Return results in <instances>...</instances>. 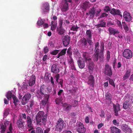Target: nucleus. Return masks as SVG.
Instances as JSON below:
<instances>
[{
  "mask_svg": "<svg viewBox=\"0 0 133 133\" xmlns=\"http://www.w3.org/2000/svg\"><path fill=\"white\" fill-rule=\"evenodd\" d=\"M75 50L74 51V54L75 56H77L78 57H79L80 56V54L78 50L76 49L75 50Z\"/></svg>",
  "mask_w": 133,
  "mask_h": 133,
  "instance_id": "40",
  "label": "nucleus"
},
{
  "mask_svg": "<svg viewBox=\"0 0 133 133\" xmlns=\"http://www.w3.org/2000/svg\"><path fill=\"white\" fill-rule=\"evenodd\" d=\"M89 53L87 52H83L82 54V56L85 62H87L91 59V58L90 57Z\"/></svg>",
  "mask_w": 133,
  "mask_h": 133,
  "instance_id": "22",
  "label": "nucleus"
},
{
  "mask_svg": "<svg viewBox=\"0 0 133 133\" xmlns=\"http://www.w3.org/2000/svg\"><path fill=\"white\" fill-rule=\"evenodd\" d=\"M104 49V43L102 41L100 43V52L99 53V57L100 59H102L103 58L104 54L103 51Z\"/></svg>",
  "mask_w": 133,
  "mask_h": 133,
  "instance_id": "18",
  "label": "nucleus"
},
{
  "mask_svg": "<svg viewBox=\"0 0 133 133\" xmlns=\"http://www.w3.org/2000/svg\"><path fill=\"white\" fill-rule=\"evenodd\" d=\"M26 122L27 127L29 128L28 129L29 131H30L34 129L33 126L31 119V117L29 116H27Z\"/></svg>",
  "mask_w": 133,
  "mask_h": 133,
  "instance_id": "8",
  "label": "nucleus"
},
{
  "mask_svg": "<svg viewBox=\"0 0 133 133\" xmlns=\"http://www.w3.org/2000/svg\"><path fill=\"white\" fill-rule=\"evenodd\" d=\"M109 82L110 84L112 85L113 87H115V85L114 83L113 80L111 79H110L109 80Z\"/></svg>",
  "mask_w": 133,
  "mask_h": 133,
  "instance_id": "56",
  "label": "nucleus"
},
{
  "mask_svg": "<svg viewBox=\"0 0 133 133\" xmlns=\"http://www.w3.org/2000/svg\"><path fill=\"white\" fill-rule=\"evenodd\" d=\"M88 40L85 38L83 37L78 41L77 44L79 47L85 49L87 47L88 45Z\"/></svg>",
  "mask_w": 133,
  "mask_h": 133,
  "instance_id": "2",
  "label": "nucleus"
},
{
  "mask_svg": "<svg viewBox=\"0 0 133 133\" xmlns=\"http://www.w3.org/2000/svg\"><path fill=\"white\" fill-rule=\"evenodd\" d=\"M52 88L51 87H46V92L47 93H50L52 94Z\"/></svg>",
  "mask_w": 133,
  "mask_h": 133,
  "instance_id": "50",
  "label": "nucleus"
},
{
  "mask_svg": "<svg viewBox=\"0 0 133 133\" xmlns=\"http://www.w3.org/2000/svg\"><path fill=\"white\" fill-rule=\"evenodd\" d=\"M123 56L127 59H130L132 56V51L129 49H125L122 53Z\"/></svg>",
  "mask_w": 133,
  "mask_h": 133,
  "instance_id": "7",
  "label": "nucleus"
},
{
  "mask_svg": "<svg viewBox=\"0 0 133 133\" xmlns=\"http://www.w3.org/2000/svg\"><path fill=\"white\" fill-rule=\"evenodd\" d=\"M108 30L111 34L115 35L116 34H118L120 33V32L117 30H116L112 27H109Z\"/></svg>",
  "mask_w": 133,
  "mask_h": 133,
  "instance_id": "25",
  "label": "nucleus"
},
{
  "mask_svg": "<svg viewBox=\"0 0 133 133\" xmlns=\"http://www.w3.org/2000/svg\"><path fill=\"white\" fill-rule=\"evenodd\" d=\"M108 14H107L105 13L104 12H103L102 13L101 15L99 16V18H103L105 17H107L108 16Z\"/></svg>",
  "mask_w": 133,
  "mask_h": 133,
  "instance_id": "60",
  "label": "nucleus"
},
{
  "mask_svg": "<svg viewBox=\"0 0 133 133\" xmlns=\"http://www.w3.org/2000/svg\"><path fill=\"white\" fill-rule=\"evenodd\" d=\"M36 133H43L42 128L40 127H38L36 128Z\"/></svg>",
  "mask_w": 133,
  "mask_h": 133,
  "instance_id": "47",
  "label": "nucleus"
},
{
  "mask_svg": "<svg viewBox=\"0 0 133 133\" xmlns=\"http://www.w3.org/2000/svg\"><path fill=\"white\" fill-rule=\"evenodd\" d=\"M78 101L76 100L74 101V102H72V105L73 107H75L77 106L78 105Z\"/></svg>",
  "mask_w": 133,
  "mask_h": 133,
  "instance_id": "52",
  "label": "nucleus"
},
{
  "mask_svg": "<svg viewBox=\"0 0 133 133\" xmlns=\"http://www.w3.org/2000/svg\"><path fill=\"white\" fill-rule=\"evenodd\" d=\"M71 105L70 104L69 105H68V106L67 107V108L65 110L66 111H68L70 110L71 109Z\"/></svg>",
  "mask_w": 133,
  "mask_h": 133,
  "instance_id": "62",
  "label": "nucleus"
},
{
  "mask_svg": "<svg viewBox=\"0 0 133 133\" xmlns=\"http://www.w3.org/2000/svg\"><path fill=\"white\" fill-rule=\"evenodd\" d=\"M98 57H99L98 54L94 53L92 56V58L95 61H97L98 59Z\"/></svg>",
  "mask_w": 133,
  "mask_h": 133,
  "instance_id": "35",
  "label": "nucleus"
},
{
  "mask_svg": "<svg viewBox=\"0 0 133 133\" xmlns=\"http://www.w3.org/2000/svg\"><path fill=\"white\" fill-rule=\"evenodd\" d=\"M77 63L78 67L80 69L83 68L85 66L84 60L82 58H79L77 60Z\"/></svg>",
  "mask_w": 133,
  "mask_h": 133,
  "instance_id": "19",
  "label": "nucleus"
},
{
  "mask_svg": "<svg viewBox=\"0 0 133 133\" xmlns=\"http://www.w3.org/2000/svg\"><path fill=\"white\" fill-rule=\"evenodd\" d=\"M64 125V121L62 118H60L57 121L55 126V130L61 131L63 128Z\"/></svg>",
  "mask_w": 133,
  "mask_h": 133,
  "instance_id": "4",
  "label": "nucleus"
},
{
  "mask_svg": "<svg viewBox=\"0 0 133 133\" xmlns=\"http://www.w3.org/2000/svg\"><path fill=\"white\" fill-rule=\"evenodd\" d=\"M123 16L125 21L126 22H130L131 20L130 14L126 11H125L123 13Z\"/></svg>",
  "mask_w": 133,
  "mask_h": 133,
  "instance_id": "17",
  "label": "nucleus"
},
{
  "mask_svg": "<svg viewBox=\"0 0 133 133\" xmlns=\"http://www.w3.org/2000/svg\"><path fill=\"white\" fill-rule=\"evenodd\" d=\"M42 12L44 14L48 12L49 11V5L48 3H45L42 8Z\"/></svg>",
  "mask_w": 133,
  "mask_h": 133,
  "instance_id": "24",
  "label": "nucleus"
},
{
  "mask_svg": "<svg viewBox=\"0 0 133 133\" xmlns=\"http://www.w3.org/2000/svg\"><path fill=\"white\" fill-rule=\"evenodd\" d=\"M12 98L13 100V103L15 106H17L18 104L19 101L17 98L14 95H13Z\"/></svg>",
  "mask_w": 133,
  "mask_h": 133,
  "instance_id": "33",
  "label": "nucleus"
},
{
  "mask_svg": "<svg viewBox=\"0 0 133 133\" xmlns=\"http://www.w3.org/2000/svg\"><path fill=\"white\" fill-rule=\"evenodd\" d=\"M131 71L130 70H128L125 75L123 77V79L124 80H125L127 79L130 76Z\"/></svg>",
  "mask_w": 133,
  "mask_h": 133,
  "instance_id": "31",
  "label": "nucleus"
},
{
  "mask_svg": "<svg viewBox=\"0 0 133 133\" xmlns=\"http://www.w3.org/2000/svg\"><path fill=\"white\" fill-rule=\"evenodd\" d=\"M59 74H56L54 77V78L57 83L59 82L58 80L59 79Z\"/></svg>",
  "mask_w": 133,
  "mask_h": 133,
  "instance_id": "54",
  "label": "nucleus"
},
{
  "mask_svg": "<svg viewBox=\"0 0 133 133\" xmlns=\"http://www.w3.org/2000/svg\"><path fill=\"white\" fill-rule=\"evenodd\" d=\"M48 45H50L51 47L53 48L54 47V42L53 41H50Z\"/></svg>",
  "mask_w": 133,
  "mask_h": 133,
  "instance_id": "59",
  "label": "nucleus"
},
{
  "mask_svg": "<svg viewBox=\"0 0 133 133\" xmlns=\"http://www.w3.org/2000/svg\"><path fill=\"white\" fill-rule=\"evenodd\" d=\"M85 62L89 70V71H92L94 68V64L92 61V59Z\"/></svg>",
  "mask_w": 133,
  "mask_h": 133,
  "instance_id": "14",
  "label": "nucleus"
},
{
  "mask_svg": "<svg viewBox=\"0 0 133 133\" xmlns=\"http://www.w3.org/2000/svg\"><path fill=\"white\" fill-rule=\"evenodd\" d=\"M13 95L11 91H9L7 93L6 97L8 99H10L11 97L12 98Z\"/></svg>",
  "mask_w": 133,
  "mask_h": 133,
  "instance_id": "37",
  "label": "nucleus"
},
{
  "mask_svg": "<svg viewBox=\"0 0 133 133\" xmlns=\"http://www.w3.org/2000/svg\"><path fill=\"white\" fill-rule=\"evenodd\" d=\"M6 128L5 127L3 123L1 124V133H4L6 129Z\"/></svg>",
  "mask_w": 133,
  "mask_h": 133,
  "instance_id": "41",
  "label": "nucleus"
},
{
  "mask_svg": "<svg viewBox=\"0 0 133 133\" xmlns=\"http://www.w3.org/2000/svg\"><path fill=\"white\" fill-rule=\"evenodd\" d=\"M29 105L30 107L32 109V107H33L34 105V101L33 100H31L29 103Z\"/></svg>",
  "mask_w": 133,
  "mask_h": 133,
  "instance_id": "58",
  "label": "nucleus"
},
{
  "mask_svg": "<svg viewBox=\"0 0 133 133\" xmlns=\"http://www.w3.org/2000/svg\"><path fill=\"white\" fill-rule=\"evenodd\" d=\"M99 115L101 118H105V113L104 111L103 110H101L100 113L99 114Z\"/></svg>",
  "mask_w": 133,
  "mask_h": 133,
  "instance_id": "51",
  "label": "nucleus"
},
{
  "mask_svg": "<svg viewBox=\"0 0 133 133\" xmlns=\"http://www.w3.org/2000/svg\"><path fill=\"white\" fill-rule=\"evenodd\" d=\"M46 87L44 85L42 86L39 90H38L37 91V94L38 97L42 99L43 95L44 96V95L46 94H44L46 92Z\"/></svg>",
  "mask_w": 133,
  "mask_h": 133,
  "instance_id": "3",
  "label": "nucleus"
},
{
  "mask_svg": "<svg viewBox=\"0 0 133 133\" xmlns=\"http://www.w3.org/2000/svg\"><path fill=\"white\" fill-rule=\"evenodd\" d=\"M25 122L24 120H22V119L21 118H19L17 120L16 123L18 127L20 129L23 127L24 126V123H25Z\"/></svg>",
  "mask_w": 133,
  "mask_h": 133,
  "instance_id": "23",
  "label": "nucleus"
},
{
  "mask_svg": "<svg viewBox=\"0 0 133 133\" xmlns=\"http://www.w3.org/2000/svg\"><path fill=\"white\" fill-rule=\"evenodd\" d=\"M121 128L123 132L126 133H131L132 130L129 126L125 124H123L121 126Z\"/></svg>",
  "mask_w": 133,
  "mask_h": 133,
  "instance_id": "16",
  "label": "nucleus"
},
{
  "mask_svg": "<svg viewBox=\"0 0 133 133\" xmlns=\"http://www.w3.org/2000/svg\"><path fill=\"white\" fill-rule=\"evenodd\" d=\"M44 99L41 101V104L43 106H45L49 98V95L47 94L44 95Z\"/></svg>",
  "mask_w": 133,
  "mask_h": 133,
  "instance_id": "26",
  "label": "nucleus"
},
{
  "mask_svg": "<svg viewBox=\"0 0 133 133\" xmlns=\"http://www.w3.org/2000/svg\"><path fill=\"white\" fill-rule=\"evenodd\" d=\"M22 117H20L19 118H21L22 119V120H25L26 118H27V116H26V114L25 113H23L22 114Z\"/></svg>",
  "mask_w": 133,
  "mask_h": 133,
  "instance_id": "53",
  "label": "nucleus"
},
{
  "mask_svg": "<svg viewBox=\"0 0 133 133\" xmlns=\"http://www.w3.org/2000/svg\"><path fill=\"white\" fill-rule=\"evenodd\" d=\"M104 72L106 75L109 77H111L112 75V73L111 68L109 66V65L107 64H105Z\"/></svg>",
  "mask_w": 133,
  "mask_h": 133,
  "instance_id": "12",
  "label": "nucleus"
},
{
  "mask_svg": "<svg viewBox=\"0 0 133 133\" xmlns=\"http://www.w3.org/2000/svg\"><path fill=\"white\" fill-rule=\"evenodd\" d=\"M12 129L13 128L12 127V123H10V124L9 126V130L10 132H12Z\"/></svg>",
  "mask_w": 133,
  "mask_h": 133,
  "instance_id": "64",
  "label": "nucleus"
},
{
  "mask_svg": "<svg viewBox=\"0 0 133 133\" xmlns=\"http://www.w3.org/2000/svg\"><path fill=\"white\" fill-rule=\"evenodd\" d=\"M37 24L39 26H41L44 23V22L41 19L38 20L37 21Z\"/></svg>",
  "mask_w": 133,
  "mask_h": 133,
  "instance_id": "57",
  "label": "nucleus"
},
{
  "mask_svg": "<svg viewBox=\"0 0 133 133\" xmlns=\"http://www.w3.org/2000/svg\"><path fill=\"white\" fill-rule=\"evenodd\" d=\"M110 130L112 133H120L121 132L119 129L115 126L111 127Z\"/></svg>",
  "mask_w": 133,
  "mask_h": 133,
  "instance_id": "28",
  "label": "nucleus"
},
{
  "mask_svg": "<svg viewBox=\"0 0 133 133\" xmlns=\"http://www.w3.org/2000/svg\"><path fill=\"white\" fill-rule=\"evenodd\" d=\"M105 97L106 99L108 100L109 101H111V95L109 92H107L105 95Z\"/></svg>",
  "mask_w": 133,
  "mask_h": 133,
  "instance_id": "38",
  "label": "nucleus"
},
{
  "mask_svg": "<svg viewBox=\"0 0 133 133\" xmlns=\"http://www.w3.org/2000/svg\"><path fill=\"white\" fill-rule=\"evenodd\" d=\"M122 24L125 32H129V28L126 24L125 22H122Z\"/></svg>",
  "mask_w": 133,
  "mask_h": 133,
  "instance_id": "34",
  "label": "nucleus"
},
{
  "mask_svg": "<svg viewBox=\"0 0 133 133\" xmlns=\"http://www.w3.org/2000/svg\"><path fill=\"white\" fill-rule=\"evenodd\" d=\"M79 28V27L77 26V25L76 26L74 25L71 26L70 30L73 31L77 32Z\"/></svg>",
  "mask_w": 133,
  "mask_h": 133,
  "instance_id": "39",
  "label": "nucleus"
},
{
  "mask_svg": "<svg viewBox=\"0 0 133 133\" xmlns=\"http://www.w3.org/2000/svg\"><path fill=\"white\" fill-rule=\"evenodd\" d=\"M76 131L79 133H84L86 131V129L84 127L83 123L81 122H78L76 123Z\"/></svg>",
  "mask_w": 133,
  "mask_h": 133,
  "instance_id": "5",
  "label": "nucleus"
},
{
  "mask_svg": "<svg viewBox=\"0 0 133 133\" xmlns=\"http://www.w3.org/2000/svg\"><path fill=\"white\" fill-rule=\"evenodd\" d=\"M51 72L55 74H58L59 72V68L56 64H53L51 67Z\"/></svg>",
  "mask_w": 133,
  "mask_h": 133,
  "instance_id": "13",
  "label": "nucleus"
},
{
  "mask_svg": "<svg viewBox=\"0 0 133 133\" xmlns=\"http://www.w3.org/2000/svg\"><path fill=\"white\" fill-rule=\"evenodd\" d=\"M89 1H85L83 4V6L84 8H85L89 6Z\"/></svg>",
  "mask_w": 133,
  "mask_h": 133,
  "instance_id": "42",
  "label": "nucleus"
},
{
  "mask_svg": "<svg viewBox=\"0 0 133 133\" xmlns=\"http://www.w3.org/2000/svg\"><path fill=\"white\" fill-rule=\"evenodd\" d=\"M70 40V37L68 35H66L64 36L62 40V42L63 46L67 47L69 44Z\"/></svg>",
  "mask_w": 133,
  "mask_h": 133,
  "instance_id": "9",
  "label": "nucleus"
},
{
  "mask_svg": "<svg viewBox=\"0 0 133 133\" xmlns=\"http://www.w3.org/2000/svg\"><path fill=\"white\" fill-rule=\"evenodd\" d=\"M110 10L111 9L108 6H105L104 9V11L106 12L110 11Z\"/></svg>",
  "mask_w": 133,
  "mask_h": 133,
  "instance_id": "49",
  "label": "nucleus"
},
{
  "mask_svg": "<svg viewBox=\"0 0 133 133\" xmlns=\"http://www.w3.org/2000/svg\"><path fill=\"white\" fill-rule=\"evenodd\" d=\"M44 112L42 111H39L37 113L36 116V123L37 124L42 125L41 122L43 126L46 124L47 115H44Z\"/></svg>",
  "mask_w": 133,
  "mask_h": 133,
  "instance_id": "1",
  "label": "nucleus"
},
{
  "mask_svg": "<svg viewBox=\"0 0 133 133\" xmlns=\"http://www.w3.org/2000/svg\"><path fill=\"white\" fill-rule=\"evenodd\" d=\"M106 25V22L104 21V20H102L99 21V23L95 25L96 26V28H99L100 27H104Z\"/></svg>",
  "mask_w": 133,
  "mask_h": 133,
  "instance_id": "27",
  "label": "nucleus"
},
{
  "mask_svg": "<svg viewBox=\"0 0 133 133\" xmlns=\"http://www.w3.org/2000/svg\"><path fill=\"white\" fill-rule=\"evenodd\" d=\"M94 81V78L93 75H90L88 77V84L90 85L93 84Z\"/></svg>",
  "mask_w": 133,
  "mask_h": 133,
  "instance_id": "29",
  "label": "nucleus"
},
{
  "mask_svg": "<svg viewBox=\"0 0 133 133\" xmlns=\"http://www.w3.org/2000/svg\"><path fill=\"white\" fill-rule=\"evenodd\" d=\"M72 1V0H65L64 3L61 9L63 12H65L69 9V3H70Z\"/></svg>",
  "mask_w": 133,
  "mask_h": 133,
  "instance_id": "10",
  "label": "nucleus"
},
{
  "mask_svg": "<svg viewBox=\"0 0 133 133\" xmlns=\"http://www.w3.org/2000/svg\"><path fill=\"white\" fill-rule=\"evenodd\" d=\"M66 52L67 56H69V58L72 57V53L70 47L68 49Z\"/></svg>",
  "mask_w": 133,
  "mask_h": 133,
  "instance_id": "36",
  "label": "nucleus"
},
{
  "mask_svg": "<svg viewBox=\"0 0 133 133\" xmlns=\"http://www.w3.org/2000/svg\"><path fill=\"white\" fill-rule=\"evenodd\" d=\"M113 107L115 113V115L116 116L118 115V111L121 110L119 104L118 103H116V104H113Z\"/></svg>",
  "mask_w": 133,
  "mask_h": 133,
  "instance_id": "20",
  "label": "nucleus"
},
{
  "mask_svg": "<svg viewBox=\"0 0 133 133\" xmlns=\"http://www.w3.org/2000/svg\"><path fill=\"white\" fill-rule=\"evenodd\" d=\"M129 105H130L128 102H125L124 103L123 107L124 109H126L129 107Z\"/></svg>",
  "mask_w": 133,
  "mask_h": 133,
  "instance_id": "44",
  "label": "nucleus"
},
{
  "mask_svg": "<svg viewBox=\"0 0 133 133\" xmlns=\"http://www.w3.org/2000/svg\"><path fill=\"white\" fill-rule=\"evenodd\" d=\"M92 30L90 29L87 30L86 31L85 34L86 38L87 40H88V43L90 45H92L93 42L92 41Z\"/></svg>",
  "mask_w": 133,
  "mask_h": 133,
  "instance_id": "6",
  "label": "nucleus"
},
{
  "mask_svg": "<svg viewBox=\"0 0 133 133\" xmlns=\"http://www.w3.org/2000/svg\"><path fill=\"white\" fill-rule=\"evenodd\" d=\"M115 9L114 8L112 9L110 11V13L114 16H115Z\"/></svg>",
  "mask_w": 133,
  "mask_h": 133,
  "instance_id": "61",
  "label": "nucleus"
},
{
  "mask_svg": "<svg viewBox=\"0 0 133 133\" xmlns=\"http://www.w3.org/2000/svg\"><path fill=\"white\" fill-rule=\"evenodd\" d=\"M57 22L56 21H52L51 25V30L52 31L55 30L57 27Z\"/></svg>",
  "mask_w": 133,
  "mask_h": 133,
  "instance_id": "30",
  "label": "nucleus"
},
{
  "mask_svg": "<svg viewBox=\"0 0 133 133\" xmlns=\"http://www.w3.org/2000/svg\"><path fill=\"white\" fill-rule=\"evenodd\" d=\"M96 9L94 8H91L90 10L88 12L86 13V15L90 19L94 17L95 14Z\"/></svg>",
  "mask_w": 133,
  "mask_h": 133,
  "instance_id": "15",
  "label": "nucleus"
},
{
  "mask_svg": "<svg viewBox=\"0 0 133 133\" xmlns=\"http://www.w3.org/2000/svg\"><path fill=\"white\" fill-rule=\"evenodd\" d=\"M67 50V49L66 48L62 50L61 52H59V53L62 56H64L66 54Z\"/></svg>",
  "mask_w": 133,
  "mask_h": 133,
  "instance_id": "43",
  "label": "nucleus"
},
{
  "mask_svg": "<svg viewBox=\"0 0 133 133\" xmlns=\"http://www.w3.org/2000/svg\"><path fill=\"white\" fill-rule=\"evenodd\" d=\"M60 50H54L50 52V54L52 55H56L59 51Z\"/></svg>",
  "mask_w": 133,
  "mask_h": 133,
  "instance_id": "46",
  "label": "nucleus"
},
{
  "mask_svg": "<svg viewBox=\"0 0 133 133\" xmlns=\"http://www.w3.org/2000/svg\"><path fill=\"white\" fill-rule=\"evenodd\" d=\"M45 54H46L49 51V49L47 46L45 47L43 50Z\"/></svg>",
  "mask_w": 133,
  "mask_h": 133,
  "instance_id": "63",
  "label": "nucleus"
},
{
  "mask_svg": "<svg viewBox=\"0 0 133 133\" xmlns=\"http://www.w3.org/2000/svg\"><path fill=\"white\" fill-rule=\"evenodd\" d=\"M68 63L70 65H71L74 64V62L72 57L69 58H68Z\"/></svg>",
  "mask_w": 133,
  "mask_h": 133,
  "instance_id": "48",
  "label": "nucleus"
},
{
  "mask_svg": "<svg viewBox=\"0 0 133 133\" xmlns=\"http://www.w3.org/2000/svg\"><path fill=\"white\" fill-rule=\"evenodd\" d=\"M118 15L119 16L121 17H122V15L121 14V12L119 10L115 9V15Z\"/></svg>",
  "mask_w": 133,
  "mask_h": 133,
  "instance_id": "45",
  "label": "nucleus"
},
{
  "mask_svg": "<svg viewBox=\"0 0 133 133\" xmlns=\"http://www.w3.org/2000/svg\"><path fill=\"white\" fill-rule=\"evenodd\" d=\"M9 114V109L7 108L4 111V115L5 116H7Z\"/></svg>",
  "mask_w": 133,
  "mask_h": 133,
  "instance_id": "55",
  "label": "nucleus"
},
{
  "mask_svg": "<svg viewBox=\"0 0 133 133\" xmlns=\"http://www.w3.org/2000/svg\"><path fill=\"white\" fill-rule=\"evenodd\" d=\"M57 30V31H58V34L60 35L63 34L65 31L64 29L62 28V27H58Z\"/></svg>",
  "mask_w": 133,
  "mask_h": 133,
  "instance_id": "32",
  "label": "nucleus"
},
{
  "mask_svg": "<svg viewBox=\"0 0 133 133\" xmlns=\"http://www.w3.org/2000/svg\"><path fill=\"white\" fill-rule=\"evenodd\" d=\"M31 94L29 93L28 94L24 95L22 99L21 103L22 104L24 105L28 103V102L31 97Z\"/></svg>",
  "mask_w": 133,
  "mask_h": 133,
  "instance_id": "11",
  "label": "nucleus"
},
{
  "mask_svg": "<svg viewBox=\"0 0 133 133\" xmlns=\"http://www.w3.org/2000/svg\"><path fill=\"white\" fill-rule=\"evenodd\" d=\"M36 77L35 75H32L28 80L29 86L31 87L34 85L35 83Z\"/></svg>",
  "mask_w": 133,
  "mask_h": 133,
  "instance_id": "21",
  "label": "nucleus"
}]
</instances>
